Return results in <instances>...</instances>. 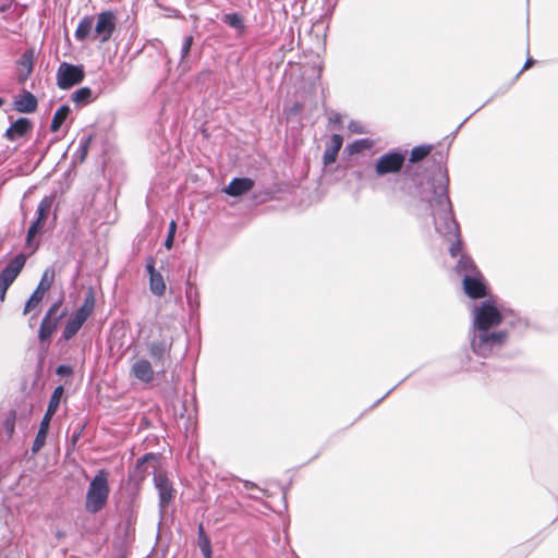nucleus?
<instances>
[{
    "label": "nucleus",
    "mask_w": 558,
    "mask_h": 558,
    "mask_svg": "<svg viewBox=\"0 0 558 558\" xmlns=\"http://www.w3.org/2000/svg\"><path fill=\"white\" fill-rule=\"evenodd\" d=\"M449 178L446 170L439 168L425 182L416 183L407 173L400 175V190L417 197L434 219L436 232L451 242L449 253L452 257L461 254L462 241L460 228L452 214L448 195Z\"/></svg>",
    "instance_id": "f257e3e1"
},
{
    "label": "nucleus",
    "mask_w": 558,
    "mask_h": 558,
    "mask_svg": "<svg viewBox=\"0 0 558 558\" xmlns=\"http://www.w3.org/2000/svg\"><path fill=\"white\" fill-rule=\"evenodd\" d=\"M471 314L470 343L472 351L481 357L492 356L507 343L509 331L506 328L496 329L500 324L513 328L526 326L522 318L504 313L493 299L474 304Z\"/></svg>",
    "instance_id": "f03ea898"
},
{
    "label": "nucleus",
    "mask_w": 558,
    "mask_h": 558,
    "mask_svg": "<svg viewBox=\"0 0 558 558\" xmlns=\"http://www.w3.org/2000/svg\"><path fill=\"white\" fill-rule=\"evenodd\" d=\"M109 497V486L107 474L104 470L99 471L89 483L85 508L89 513L99 512L107 504Z\"/></svg>",
    "instance_id": "7ed1b4c3"
},
{
    "label": "nucleus",
    "mask_w": 558,
    "mask_h": 558,
    "mask_svg": "<svg viewBox=\"0 0 558 558\" xmlns=\"http://www.w3.org/2000/svg\"><path fill=\"white\" fill-rule=\"evenodd\" d=\"M173 337L161 335L159 339L146 342V351L154 366L159 368V373H166V366L171 360V351L173 347Z\"/></svg>",
    "instance_id": "20e7f679"
},
{
    "label": "nucleus",
    "mask_w": 558,
    "mask_h": 558,
    "mask_svg": "<svg viewBox=\"0 0 558 558\" xmlns=\"http://www.w3.org/2000/svg\"><path fill=\"white\" fill-rule=\"evenodd\" d=\"M63 392H64V389L62 386H58L54 388V390L50 397L46 413L40 422L37 435L34 439V442L32 446L33 453H37L45 446L50 421L59 408L60 400L63 396Z\"/></svg>",
    "instance_id": "39448f33"
},
{
    "label": "nucleus",
    "mask_w": 558,
    "mask_h": 558,
    "mask_svg": "<svg viewBox=\"0 0 558 558\" xmlns=\"http://www.w3.org/2000/svg\"><path fill=\"white\" fill-rule=\"evenodd\" d=\"M407 154L401 150L386 153L377 158L375 172L378 177L399 173L405 162Z\"/></svg>",
    "instance_id": "423d86ee"
},
{
    "label": "nucleus",
    "mask_w": 558,
    "mask_h": 558,
    "mask_svg": "<svg viewBox=\"0 0 558 558\" xmlns=\"http://www.w3.org/2000/svg\"><path fill=\"white\" fill-rule=\"evenodd\" d=\"M26 263V256L23 253L15 255L0 272V301L5 299L9 287L14 282Z\"/></svg>",
    "instance_id": "0eeeda50"
},
{
    "label": "nucleus",
    "mask_w": 558,
    "mask_h": 558,
    "mask_svg": "<svg viewBox=\"0 0 558 558\" xmlns=\"http://www.w3.org/2000/svg\"><path fill=\"white\" fill-rule=\"evenodd\" d=\"M84 69L82 65H74L62 62L57 72V85L61 89H69L80 84L84 80Z\"/></svg>",
    "instance_id": "6e6552de"
},
{
    "label": "nucleus",
    "mask_w": 558,
    "mask_h": 558,
    "mask_svg": "<svg viewBox=\"0 0 558 558\" xmlns=\"http://www.w3.org/2000/svg\"><path fill=\"white\" fill-rule=\"evenodd\" d=\"M54 280V269L47 268L40 278V281L34 292L31 294L24 306V314L33 311L44 299L45 293L51 288Z\"/></svg>",
    "instance_id": "1a4fd4ad"
},
{
    "label": "nucleus",
    "mask_w": 558,
    "mask_h": 558,
    "mask_svg": "<svg viewBox=\"0 0 558 558\" xmlns=\"http://www.w3.org/2000/svg\"><path fill=\"white\" fill-rule=\"evenodd\" d=\"M116 29V15L111 11H105L97 15V22L94 23L93 38L100 44L107 43Z\"/></svg>",
    "instance_id": "9d476101"
},
{
    "label": "nucleus",
    "mask_w": 558,
    "mask_h": 558,
    "mask_svg": "<svg viewBox=\"0 0 558 558\" xmlns=\"http://www.w3.org/2000/svg\"><path fill=\"white\" fill-rule=\"evenodd\" d=\"M52 203H53L52 197L46 196L38 204L37 210H36L37 217L27 230L26 244L28 246L32 245V241H33L34 236L43 229V227L48 218V215L50 213V209L52 207Z\"/></svg>",
    "instance_id": "9b49d317"
},
{
    "label": "nucleus",
    "mask_w": 558,
    "mask_h": 558,
    "mask_svg": "<svg viewBox=\"0 0 558 558\" xmlns=\"http://www.w3.org/2000/svg\"><path fill=\"white\" fill-rule=\"evenodd\" d=\"M154 484L156 489L158 490L159 496V509L161 515L168 508L169 504L174 498L175 490L172 486V483L169 481L167 475L162 472H158L154 476Z\"/></svg>",
    "instance_id": "f8f14e48"
},
{
    "label": "nucleus",
    "mask_w": 558,
    "mask_h": 558,
    "mask_svg": "<svg viewBox=\"0 0 558 558\" xmlns=\"http://www.w3.org/2000/svg\"><path fill=\"white\" fill-rule=\"evenodd\" d=\"M60 306L61 302H54L43 318L38 332V338L41 342L47 341L52 336L59 320L64 315L63 313L58 315Z\"/></svg>",
    "instance_id": "ddd939ff"
},
{
    "label": "nucleus",
    "mask_w": 558,
    "mask_h": 558,
    "mask_svg": "<svg viewBox=\"0 0 558 558\" xmlns=\"http://www.w3.org/2000/svg\"><path fill=\"white\" fill-rule=\"evenodd\" d=\"M463 291L471 299H482L487 295V287L481 272L465 276L462 279Z\"/></svg>",
    "instance_id": "4468645a"
},
{
    "label": "nucleus",
    "mask_w": 558,
    "mask_h": 558,
    "mask_svg": "<svg viewBox=\"0 0 558 558\" xmlns=\"http://www.w3.org/2000/svg\"><path fill=\"white\" fill-rule=\"evenodd\" d=\"M130 375L144 384H148L155 377L154 363L145 357L136 359L131 365Z\"/></svg>",
    "instance_id": "2eb2a0df"
},
{
    "label": "nucleus",
    "mask_w": 558,
    "mask_h": 558,
    "mask_svg": "<svg viewBox=\"0 0 558 558\" xmlns=\"http://www.w3.org/2000/svg\"><path fill=\"white\" fill-rule=\"evenodd\" d=\"M37 107V98L28 90H23L14 100V109L17 112L32 113L36 111Z\"/></svg>",
    "instance_id": "dca6fc26"
},
{
    "label": "nucleus",
    "mask_w": 558,
    "mask_h": 558,
    "mask_svg": "<svg viewBox=\"0 0 558 558\" xmlns=\"http://www.w3.org/2000/svg\"><path fill=\"white\" fill-rule=\"evenodd\" d=\"M254 186V181L250 178H234L231 182L223 189V192L230 196H241L248 191H251Z\"/></svg>",
    "instance_id": "f3484780"
},
{
    "label": "nucleus",
    "mask_w": 558,
    "mask_h": 558,
    "mask_svg": "<svg viewBox=\"0 0 558 558\" xmlns=\"http://www.w3.org/2000/svg\"><path fill=\"white\" fill-rule=\"evenodd\" d=\"M32 129V122L27 118H19L5 131V138L15 141L17 137L24 136Z\"/></svg>",
    "instance_id": "a211bd4d"
},
{
    "label": "nucleus",
    "mask_w": 558,
    "mask_h": 558,
    "mask_svg": "<svg viewBox=\"0 0 558 558\" xmlns=\"http://www.w3.org/2000/svg\"><path fill=\"white\" fill-rule=\"evenodd\" d=\"M343 144V137L339 134H333L330 142L327 144L323 155V162L325 166L331 165L336 161L338 153Z\"/></svg>",
    "instance_id": "6ab92c4d"
},
{
    "label": "nucleus",
    "mask_w": 558,
    "mask_h": 558,
    "mask_svg": "<svg viewBox=\"0 0 558 558\" xmlns=\"http://www.w3.org/2000/svg\"><path fill=\"white\" fill-rule=\"evenodd\" d=\"M456 271L460 277H462V279L465 278V276H473L481 272L473 259L465 254H461L459 260L457 262Z\"/></svg>",
    "instance_id": "aec40b11"
},
{
    "label": "nucleus",
    "mask_w": 558,
    "mask_h": 558,
    "mask_svg": "<svg viewBox=\"0 0 558 558\" xmlns=\"http://www.w3.org/2000/svg\"><path fill=\"white\" fill-rule=\"evenodd\" d=\"M94 17L93 16H85L83 17L75 31V38L80 41L85 40L89 36L94 35Z\"/></svg>",
    "instance_id": "412c9836"
},
{
    "label": "nucleus",
    "mask_w": 558,
    "mask_h": 558,
    "mask_svg": "<svg viewBox=\"0 0 558 558\" xmlns=\"http://www.w3.org/2000/svg\"><path fill=\"white\" fill-rule=\"evenodd\" d=\"M33 52L32 51H25L22 57L19 60V65L21 66L20 73H19V81L25 82L29 74L33 71Z\"/></svg>",
    "instance_id": "4be33fe9"
},
{
    "label": "nucleus",
    "mask_w": 558,
    "mask_h": 558,
    "mask_svg": "<svg viewBox=\"0 0 558 558\" xmlns=\"http://www.w3.org/2000/svg\"><path fill=\"white\" fill-rule=\"evenodd\" d=\"M93 138H94L93 134L83 135L80 137L78 146L73 156L75 161L81 162V163L85 161L87 154H88L90 143L93 142Z\"/></svg>",
    "instance_id": "5701e85b"
},
{
    "label": "nucleus",
    "mask_w": 558,
    "mask_h": 558,
    "mask_svg": "<svg viewBox=\"0 0 558 558\" xmlns=\"http://www.w3.org/2000/svg\"><path fill=\"white\" fill-rule=\"evenodd\" d=\"M71 112V108L68 105H62L53 114L50 130L51 132H58L61 125L65 122L69 114Z\"/></svg>",
    "instance_id": "b1692460"
},
{
    "label": "nucleus",
    "mask_w": 558,
    "mask_h": 558,
    "mask_svg": "<svg viewBox=\"0 0 558 558\" xmlns=\"http://www.w3.org/2000/svg\"><path fill=\"white\" fill-rule=\"evenodd\" d=\"M94 305L95 300L93 293L90 292L85 298L83 305L72 315L82 320L83 323H85L88 316L93 313Z\"/></svg>",
    "instance_id": "393cba45"
},
{
    "label": "nucleus",
    "mask_w": 558,
    "mask_h": 558,
    "mask_svg": "<svg viewBox=\"0 0 558 558\" xmlns=\"http://www.w3.org/2000/svg\"><path fill=\"white\" fill-rule=\"evenodd\" d=\"M83 324L84 323L82 320H80L78 318L71 315V317L66 322L63 332H62L63 339L70 340L71 338H73L77 333V331L82 328Z\"/></svg>",
    "instance_id": "a878e982"
},
{
    "label": "nucleus",
    "mask_w": 558,
    "mask_h": 558,
    "mask_svg": "<svg viewBox=\"0 0 558 558\" xmlns=\"http://www.w3.org/2000/svg\"><path fill=\"white\" fill-rule=\"evenodd\" d=\"M149 290L156 296H162L166 292V283L160 272L149 277Z\"/></svg>",
    "instance_id": "bb28decb"
},
{
    "label": "nucleus",
    "mask_w": 558,
    "mask_h": 558,
    "mask_svg": "<svg viewBox=\"0 0 558 558\" xmlns=\"http://www.w3.org/2000/svg\"><path fill=\"white\" fill-rule=\"evenodd\" d=\"M221 20L223 23L236 29L239 33H243L245 29L244 22L238 13L225 14Z\"/></svg>",
    "instance_id": "cd10ccee"
},
{
    "label": "nucleus",
    "mask_w": 558,
    "mask_h": 558,
    "mask_svg": "<svg viewBox=\"0 0 558 558\" xmlns=\"http://www.w3.org/2000/svg\"><path fill=\"white\" fill-rule=\"evenodd\" d=\"M71 99L78 106L86 105L92 99V89L89 87H82L72 94Z\"/></svg>",
    "instance_id": "c85d7f7f"
},
{
    "label": "nucleus",
    "mask_w": 558,
    "mask_h": 558,
    "mask_svg": "<svg viewBox=\"0 0 558 558\" xmlns=\"http://www.w3.org/2000/svg\"><path fill=\"white\" fill-rule=\"evenodd\" d=\"M430 151V146H415L410 154V161L415 163L423 160Z\"/></svg>",
    "instance_id": "c756f323"
},
{
    "label": "nucleus",
    "mask_w": 558,
    "mask_h": 558,
    "mask_svg": "<svg viewBox=\"0 0 558 558\" xmlns=\"http://www.w3.org/2000/svg\"><path fill=\"white\" fill-rule=\"evenodd\" d=\"M197 545L204 556V558H211L213 549L209 537L197 538Z\"/></svg>",
    "instance_id": "7c9ffc66"
},
{
    "label": "nucleus",
    "mask_w": 558,
    "mask_h": 558,
    "mask_svg": "<svg viewBox=\"0 0 558 558\" xmlns=\"http://www.w3.org/2000/svg\"><path fill=\"white\" fill-rule=\"evenodd\" d=\"M175 231H177V223L174 220H172L169 225L168 235L165 240V247L168 250H170L173 245Z\"/></svg>",
    "instance_id": "2f4dec72"
},
{
    "label": "nucleus",
    "mask_w": 558,
    "mask_h": 558,
    "mask_svg": "<svg viewBox=\"0 0 558 558\" xmlns=\"http://www.w3.org/2000/svg\"><path fill=\"white\" fill-rule=\"evenodd\" d=\"M369 147L368 140H359L349 146L351 153H360Z\"/></svg>",
    "instance_id": "473e14b6"
},
{
    "label": "nucleus",
    "mask_w": 558,
    "mask_h": 558,
    "mask_svg": "<svg viewBox=\"0 0 558 558\" xmlns=\"http://www.w3.org/2000/svg\"><path fill=\"white\" fill-rule=\"evenodd\" d=\"M192 44H193V36H186L184 38V41H183V45H182V48H181V60L182 61L189 54V52L191 50V47H192Z\"/></svg>",
    "instance_id": "72a5a7b5"
},
{
    "label": "nucleus",
    "mask_w": 558,
    "mask_h": 558,
    "mask_svg": "<svg viewBox=\"0 0 558 558\" xmlns=\"http://www.w3.org/2000/svg\"><path fill=\"white\" fill-rule=\"evenodd\" d=\"M155 259L154 257L149 256L147 259H146V271L148 274V276H153V275H157L159 271L156 270L155 268Z\"/></svg>",
    "instance_id": "f704fd0d"
},
{
    "label": "nucleus",
    "mask_w": 558,
    "mask_h": 558,
    "mask_svg": "<svg viewBox=\"0 0 558 558\" xmlns=\"http://www.w3.org/2000/svg\"><path fill=\"white\" fill-rule=\"evenodd\" d=\"M73 372L72 367L69 366V365H59L57 368H56V374L61 376V377H64V376H69L71 375Z\"/></svg>",
    "instance_id": "c9c22d12"
},
{
    "label": "nucleus",
    "mask_w": 558,
    "mask_h": 558,
    "mask_svg": "<svg viewBox=\"0 0 558 558\" xmlns=\"http://www.w3.org/2000/svg\"><path fill=\"white\" fill-rule=\"evenodd\" d=\"M349 129L352 131V132H355V133H359V134H362L364 133V130L357 125V123H354L352 122L350 125H349Z\"/></svg>",
    "instance_id": "e433bc0d"
},
{
    "label": "nucleus",
    "mask_w": 558,
    "mask_h": 558,
    "mask_svg": "<svg viewBox=\"0 0 558 558\" xmlns=\"http://www.w3.org/2000/svg\"><path fill=\"white\" fill-rule=\"evenodd\" d=\"M329 122L330 123H340L341 122L340 114L331 112V114L329 116Z\"/></svg>",
    "instance_id": "4c0bfd02"
},
{
    "label": "nucleus",
    "mask_w": 558,
    "mask_h": 558,
    "mask_svg": "<svg viewBox=\"0 0 558 558\" xmlns=\"http://www.w3.org/2000/svg\"><path fill=\"white\" fill-rule=\"evenodd\" d=\"M202 537H208V535L206 534V532L204 530L203 523H199L198 527H197V538H202Z\"/></svg>",
    "instance_id": "58836bf2"
},
{
    "label": "nucleus",
    "mask_w": 558,
    "mask_h": 558,
    "mask_svg": "<svg viewBox=\"0 0 558 558\" xmlns=\"http://www.w3.org/2000/svg\"><path fill=\"white\" fill-rule=\"evenodd\" d=\"M243 486L246 490H251V489H258V487L256 486V484H254L253 482H250V481H243Z\"/></svg>",
    "instance_id": "ea45409f"
},
{
    "label": "nucleus",
    "mask_w": 558,
    "mask_h": 558,
    "mask_svg": "<svg viewBox=\"0 0 558 558\" xmlns=\"http://www.w3.org/2000/svg\"><path fill=\"white\" fill-rule=\"evenodd\" d=\"M534 62H535V61H534V59L529 58V59L525 61V63H524V65H523V68H522V71L527 70L529 68H531V66L534 64Z\"/></svg>",
    "instance_id": "a19ab883"
},
{
    "label": "nucleus",
    "mask_w": 558,
    "mask_h": 558,
    "mask_svg": "<svg viewBox=\"0 0 558 558\" xmlns=\"http://www.w3.org/2000/svg\"><path fill=\"white\" fill-rule=\"evenodd\" d=\"M149 457H150V454H146L142 459H140L137 461V466L142 465Z\"/></svg>",
    "instance_id": "79ce46f5"
},
{
    "label": "nucleus",
    "mask_w": 558,
    "mask_h": 558,
    "mask_svg": "<svg viewBox=\"0 0 558 558\" xmlns=\"http://www.w3.org/2000/svg\"><path fill=\"white\" fill-rule=\"evenodd\" d=\"M4 100L0 97V107L3 105Z\"/></svg>",
    "instance_id": "37998d69"
},
{
    "label": "nucleus",
    "mask_w": 558,
    "mask_h": 558,
    "mask_svg": "<svg viewBox=\"0 0 558 558\" xmlns=\"http://www.w3.org/2000/svg\"><path fill=\"white\" fill-rule=\"evenodd\" d=\"M386 396H384L381 399L377 400L376 404L380 403V401L385 398Z\"/></svg>",
    "instance_id": "c03bdc74"
}]
</instances>
